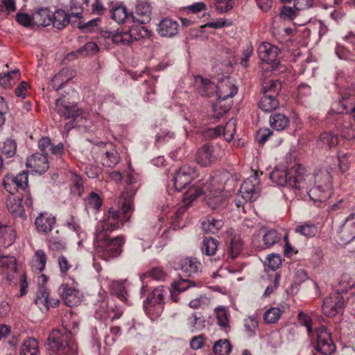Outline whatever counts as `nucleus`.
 Masks as SVG:
<instances>
[{
    "mask_svg": "<svg viewBox=\"0 0 355 355\" xmlns=\"http://www.w3.org/2000/svg\"><path fill=\"white\" fill-rule=\"evenodd\" d=\"M118 208L111 207L96 226L94 245L95 257L106 261L119 257L122 252L124 238L118 236L111 239L109 234L129 220L133 210V198L123 193Z\"/></svg>",
    "mask_w": 355,
    "mask_h": 355,
    "instance_id": "f257e3e1",
    "label": "nucleus"
},
{
    "mask_svg": "<svg viewBox=\"0 0 355 355\" xmlns=\"http://www.w3.org/2000/svg\"><path fill=\"white\" fill-rule=\"evenodd\" d=\"M235 179L232 173L223 170L215 173L206 182L198 181L184 193L183 201L189 206L195 199L207 198V204L216 209L226 204L227 197L233 189Z\"/></svg>",
    "mask_w": 355,
    "mask_h": 355,
    "instance_id": "f03ea898",
    "label": "nucleus"
},
{
    "mask_svg": "<svg viewBox=\"0 0 355 355\" xmlns=\"http://www.w3.org/2000/svg\"><path fill=\"white\" fill-rule=\"evenodd\" d=\"M46 345L49 355H77V345L71 333L65 328L53 329Z\"/></svg>",
    "mask_w": 355,
    "mask_h": 355,
    "instance_id": "7ed1b4c3",
    "label": "nucleus"
},
{
    "mask_svg": "<svg viewBox=\"0 0 355 355\" xmlns=\"http://www.w3.org/2000/svg\"><path fill=\"white\" fill-rule=\"evenodd\" d=\"M331 177L327 171H320L315 174L312 186L304 192L314 202L327 201L331 196Z\"/></svg>",
    "mask_w": 355,
    "mask_h": 355,
    "instance_id": "20e7f679",
    "label": "nucleus"
},
{
    "mask_svg": "<svg viewBox=\"0 0 355 355\" xmlns=\"http://www.w3.org/2000/svg\"><path fill=\"white\" fill-rule=\"evenodd\" d=\"M169 288L163 286L155 288L143 302L146 314L153 318L161 315L165 304L164 297L168 293Z\"/></svg>",
    "mask_w": 355,
    "mask_h": 355,
    "instance_id": "39448f33",
    "label": "nucleus"
},
{
    "mask_svg": "<svg viewBox=\"0 0 355 355\" xmlns=\"http://www.w3.org/2000/svg\"><path fill=\"white\" fill-rule=\"evenodd\" d=\"M288 186L304 193L305 190L312 186L315 174L308 172L302 164H295L288 168Z\"/></svg>",
    "mask_w": 355,
    "mask_h": 355,
    "instance_id": "423d86ee",
    "label": "nucleus"
},
{
    "mask_svg": "<svg viewBox=\"0 0 355 355\" xmlns=\"http://www.w3.org/2000/svg\"><path fill=\"white\" fill-rule=\"evenodd\" d=\"M33 205V198L29 191L21 193L17 196L10 197L7 200V207L8 211L12 214L15 217H19L23 220L26 219L25 207L31 208Z\"/></svg>",
    "mask_w": 355,
    "mask_h": 355,
    "instance_id": "0eeeda50",
    "label": "nucleus"
},
{
    "mask_svg": "<svg viewBox=\"0 0 355 355\" xmlns=\"http://www.w3.org/2000/svg\"><path fill=\"white\" fill-rule=\"evenodd\" d=\"M317 334V343L314 347L315 352L312 350V355H331L336 346L331 338V333L325 327H321L315 330Z\"/></svg>",
    "mask_w": 355,
    "mask_h": 355,
    "instance_id": "6e6552de",
    "label": "nucleus"
},
{
    "mask_svg": "<svg viewBox=\"0 0 355 355\" xmlns=\"http://www.w3.org/2000/svg\"><path fill=\"white\" fill-rule=\"evenodd\" d=\"M40 286L36 293V298L35 300V304L42 312H46L49 307H55L60 304V300L57 298L49 297V292L44 285L46 283L48 277L46 275H41L38 277Z\"/></svg>",
    "mask_w": 355,
    "mask_h": 355,
    "instance_id": "1a4fd4ad",
    "label": "nucleus"
},
{
    "mask_svg": "<svg viewBox=\"0 0 355 355\" xmlns=\"http://www.w3.org/2000/svg\"><path fill=\"white\" fill-rule=\"evenodd\" d=\"M223 150L218 144L207 143L202 145L196 154V162L202 166H208L223 156Z\"/></svg>",
    "mask_w": 355,
    "mask_h": 355,
    "instance_id": "9d476101",
    "label": "nucleus"
},
{
    "mask_svg": "<svg viewBox=\"0 0 355 355\" xmlns=\"http://www.w3.org/2000/svg\"><path fill=\"white\" fill-rule=\"evenodd\" d=\"M28 175L25 171L20 172L18 175H6L3 179V185L9 193L14 195L19 189L24 193L28 187Z\"/></svg>",
    "mask_w": 355,
    "mask_h": 355,
    "instance_id": "9b49d317",
    "label": "nucleus"
},
{
    "mask_svg": "<svg viewBox=\"0 0 355 355\" xmlns=\"http://www.w3.org/2000/svg\"><path fill=\"white\" fill-rule=\"evenodd\" d=\"M218 241L211 237H205L202 240L200 250L205 256L204 260L210 262L211 264L217 265L223 261L222 254H218Z\"/></svg>",
    "mask_w": 355,
    "mask_h": 355,
    "instance_id": "f8f14e48",
    "label": "nucleus"
},
{
    "mask_svg": "<svg viewBox=\"0 0 355 355\" xmlns=\"http://www.w3.org/2000/svg\"><path fill=\"white\" fill-rule=\"evenodd\" d=\"M260 60L270 65L272 69H276L279 64V54L280 50L276 46L269 43L263 42L257 50Z\"/></svg>",
    "mask_w": 355,
    "mask_h": 355,
    "instance_id": "ddd939ff",
    "label": "nucleus"
},
{
    "mask_svg": "<svg viewBox=\"0 0 355 355\" xmlns=\"http://www.w3.org/2000/svg\"><path fill=\"white\" fill-rule=\"evenodd\" d=\"M345 301L339 293H333L323 301L322 313L328 317H333L345 307Z\"/></svg>",
    "mask_w": 355,
    "mask_h": 355,
    "instance_id": "4468645a",
    "label": "nucleus"
},
{
    "mask_svg": "<svg viewBox=\"0 0 355 355\" xmlns=\"http://www.w3.org/2000/svg\"><path fill=\"white\" fill-rule=\"evenodd\" d=\"M195 175V169L189 166H182L175 173L173 181L177 191H180L191 182Z\"/></svg>",
    "mask_w": 355,
    "mask_h": 355,
    "instance_id": "2eb2a0df",
    "label": "nucleus"
},
{
    "mask_svg": "<svg viewBox=\"0 0 355 355\" xmlns=\"http://www.w3.org/2000/svg\"><path fill=\"white\" fill-rule=\"evenodd\" d=\"M259 180L257 173L245 179L242 183L239 194L245 202L252 201L254 195H257L259 190Z\"/></svg>",
    "mask_w": 355,
    "mask_h": 355,
    "instance_id": "dca6fc26",
    "label": "nucleus"
},
{
    "mask_svg": "<svg viewBox=\"0 0 355 355\" xmlns=\"http://www.w3.org/2000/svg\"><path fill=\"white\" fill-rule=\"evenodd\" d=\"M89 112H62L61 116L69 120L66 123L65 127L74 128L76 127L89 129L92 125V121L88 118Z\"/></svg>",
    "mask_w": 355,
    "mask_h": 355,
    "instance_id": "f3484780",
    "label": "nucleus"
},
{
    "mask_svg": "<svg viewBox=\"0 0 355 355\" xmlns=\"http://www.w3.org/2000/svg\"><path fill=\"white\" fill-rule=\"evenodd\" d=\"M184 277L195 278L201 272V263L196 258L187 257L180 261L178 267Z\"/></svg>",
    "mask_w": 355,
    "mask_h": 355,
    "instance_id": "a211bd4d",
    "label": "nucleus"
},
{
    "mask_svg": "<svg viewBox=\"0 0 355 355\" xmlns=\"http://www.w3.org/2000/svg\"><path fill=\"white\" fill-rule=\"evenodd\" d=\"M151 6L148 2L144 1H138L135 10L130 12V18L133 22L139 24H145L151 20Z\"/></svg>",
    "mask_w": 355,
    "mask_h": 355,
    "instance_id": "6ab92c4d",
    "label": "nucleus"
},
{
    "mask_svg": "<svg viewBox=\"0 0 355 355\" xmlns=\"http://www.w3.org/2000/svg\"><path fill=\"white\" fill-rule=\"evenodd\" d=\"M58 293L67 306L73 307L78 305L81 301V293L68 284H62L58 288Z\"/></svg>",
    "mask_w": 355,
    "mask_h": 355,
    "instance_id": "aec40b11",
    "label": "nucleus"
},
{
    "mask_svg": "<svg viewBox=\"0 0 355 355\" xmlns=\"http://www.w3.org/2000/svg\"><path fill=\"white\" fill-rule=\"evenodd\" d=\"M98 158L103 166L108 168L115 167L121 159L119 153L112 144L101 149Z\"/></svg>",
    "mask_w": 355,
    "mask_h": 355,
    "instance_id": "412c9836",
    "label": "nucleus"
},
{
    "mask_svg": "<svg viewBox=\"0 0 355 355\" xmlns=\"http://www.w3.org/2000/svg\"><path fill=\"white\" fill-rule=\"evenodd\" d=\"M179 28L180 25L177 21L166 17L159 22L156 30L159 36L172 38L179 33Z\"/></svg>",
    "mask_w": 355,
    "mask_h": 355,
    "instance_id": "4be33fe9",
    "label": "nucleus"
},
{
    "mask_svg": "<svg viewBox=\"0 0 355 355\" xmlns=\"http://www.w3.org/2000/svg\"><path fill=\"white\" fill-rule=\"evenodd\" d=\"M187 112L184 116V119L188 121L190 124L194 127L205 126L210 123L214 122L216 119L223 116L225 112H218L216 117H211L207 112Z\"/></svg>",
    "mask_w": 355,
    "mask_h": 355,
    "instance_id": "5701e85b",
    "label": "nucleus"
},
{
    "mask_svg": "<svg viewBox=\"0 0 355 355\" xmlns=\"http://www.w3.org/2000/svg\"><path fill=\"white\" fill-rule=\"evenodd\" d=\"M56 222L55 217L48 212L40 213L35 220V228L38 233L47 234Z\"/></svg>",
    "mask_w": 355,
    "mask_h": 355,
    "instance_id": "b1692460",
    "label": "nucleus"
},
{
    "mask_svg": "<svg viewBox=\"0 0 355 355\" xmlns=\"http://www.w3.org/2000/svg\"><path fill=\"white\" fill-rule=\"evenodd\" d=\"M26 166L35 173L42 174L49 168V162L46 155L36 153L27 159Z\"/></svg>",
    "mask_w": 355,
    "mask_h": 355,
    "instance_id": "393cba45",
    "label": "nucleus"
},
{
    "mask_svg": "<svg viewBox=\"0 0 355 355\" xmlns=\"http://www.w3.org/2000/svg\"><path fill=\"white\" fill-rule=\"evenodd\" d=\"M217 86L216 95L220 102L232 98L238 92L237 87L230 81V78L223 80Z\"/></svg>",
    "mask_w": 355,
    "mask_h": 355,
    "instance_id": "a878e982",
    "label": "nucleus"
},
{
    "mask_svg": "<svg viewBox=\"0 0 355 355\" xmlns=\"http://www.w3.org/2000/svg\"><path fill=\"white\" fill-rule=\"evenodd\" d=\"M151 277L153 279L164 281L166 277V273L161 267H154L148 272L143 273L140 276V280L142 282L141 288V294L143 296L147 291H148V286L147 282H145L146 279Z\"/></svg>",
    "mask_w": 355,
    "mask_h": 355,
    "instance_id": "bb28decb",
    "label": "nucleus"
},
{
    "mask_svg": "<svg viewBox=\"0 0 355 355\" xmlns=\"http://www.w3.org/2000/svg\"><path fill=\"white\" fill-rule=\"evenodd\" d=\"M340 234L342 239L347 243L355 240V213L346 218L341 227Z\"/></svg>",
    "mask_w": 355,
    "mask_h": 355,
    "instance_id": "cd10ccee",
    "label": "nucleus"
},
{
    "mask_svg": "<svg viewBox=\"0 0 355 355\" xmlns=\"http://www.w3.org/2000/svg\"><path fill=\"white\" fill-rule=\"evenodd\" d=\"M196 286V283L193 280L184 279L182 277L178 280H175L171 285V290L169 289L168 293L173 302H178L179 299L178 295L182 292L187 290L191 286Z\"/></svg>",
    "mask_w": 355,
    "mask_h": 355,
    "instance_id": "c85d7f7f",
    "label": "nucleus"
},
{
    "mask_svg": "<svg viewBox=\"0 0 355 355\" xmlns=\"http://www.w3.org/2000/svg\"><path fill=\"white\" fill-rule=\"evenodd\" d=\"M77 96V92L71 90V94L62 95L60 98L55 101V107L58 111H70L74 109L77 105L75 100Z\"/></svg>",
    "mask_w": 355,
    "mask_h": 355,
    "instance_id": "c756f323",
    "label": "nucleus"
},
{
    "mask_svg": "<svg viewBox=\"0 0 355 355\" xmlns=\"http://www.w3.org/2000/svg\"><path fill=\"white\" fill-rule=\"evenodd\" d=\"M243 250V242L240 237L234 236L231 239L230 242L227 244L226 254H222L223 261L226 259L228 261L230 259H236Z\"/></svg>",
    "mask_w": 355,
    "mask_h": 355,
    "instance_id": "7c9ffc66",
    "label": "nucleus"
},
{
    "mask_svg": "<svg viewBox=\"0 0 355 355\" xmlns=\"http://www.w3.org/2000/svg\"><path fill=\"white\" fill-rule=\"evenodd\" d=\"M196 83L198 85V92L202 96L209 97L215 93L216 94L218 86L209 79L197 76H196Z\"/></svg>",
    "mask_w": 355,
    "mask_h": 355,
    "instance_id": "2f4dec72",
    "label": "nucleus"
},
{
    "mask_svg": "<svg viewBox=\"0 0 355 355\" xmlns=\"http://www.w3.org/2000/svg\"><path fill=\"white\" fill-rule=\"evenodd\" d=\"M72 78V71L69 68H64L54 76L51 80V86L53 89L58 91L62 89Z\"/></svg>",
    "mask_w": 355,
    "mask_h": 355,
    "instance_id": "473e14b6",
    "label": "nucleus"
},
{
    "mask_svg": "<svg viewBox=\"0 0 355 355\" xmlns=\"http://www.w3.org/2000/svg\"><path fill=\"white\" fill-rule=\"evenodd\" d=\"M52 15L48 8H40L33 14V24L48 26L52 23Z\"/></svg>",
    "mask_w": 355,
    "mask_h": 355,
    "instance_id": "72a5a7b5",
    "label": "nucleus"
},
{
    "mask_svg": "<svg viewBox=\"0 0 355 355\" xmlns=\"http://www.w3.org/2000/svg\"><path fill=\"white\" fill-rule=\"evenodd\" d=\"M351 116L349 112H346L349 121H345L343 124L340 134L341 137L347 140L355 139V112Z\"/></svg>",
    "mask_w": 355,
    "mask_h": 355,
    "instance_id": "f704fd0d",
    "label": "nucleus"
},
{
    "mask_svg": "<svg viewBox=\"0 0 355 355\" xmlns=\"http://www.w3.org/2000/svg\"><path fill=\"white\" fill-rule=\"evenodd\" d=\"M282 89V83L277 79H268L263 81L261 92L263 95L277 96Z\"/></svg>",
    "mask_w": 355,
    "mask_h": 355,
    "instance_id": "c9c22d12",
    "label": "nucleus"
},
{
    "mask_svg": "<svg viewBox=\"0 0 355 355\" xmlns=\"http://www.w3.org/2000/svg\"><path fill=\"white\" fill-rule=\"evenodd\" d=\"M20 355H40L38 342L35 338H28L25 339L20 347Z\"/></svg>",
    "mask_w": 355,
    "mask_h": 355,
    "instance_id": "e433bc0d",
    "label": "nucleus"
},
{
    "mask_svg": "<svg viewBox=\"0 0 355 355\" xmlns=\"http://www.w3.org/2000/svg\"><path fill=\"white\" fill-rule=\"evenodd\" d=\"M84 201L85 210L87 213H89L90 211L94 212L98 211L103 205V199L95 192H91L88 196L85 198Z\"/></svg>",
    "mask_w": 355,
    "mask_h": 355,
    "instance_id": "4c0bfd02",
    "label": "nucleus"
},
{
    "mask_svg": "<svg viewBox=\"0 0 355 355\" xmlns=\"http://www.w3.org/2000/svg\"><path fill=\"white\" fill-rule=\"evenodd\" d=\"M288 118L281 112H275L270 116V126L277 131H282L289 125Z\"/></svg>",
    "mask_w": 355,
    "mask_h": 355,
    "instance_id": "58836bf2",
    "label": "nucleus"
},
{
    "mask_svg": "<svg viewBox=\"0 0 355 355\" xmlns=\"http://www.w3.org/2000/svg\"><path fill=\"white\" fill-rule=\"evenodd\" d=\"M68 13L64 10L58 9L52 15V23L53 27L62 30L69 24Z\"/></svg>",
    "mask_w": 355,
    "mask_h": 355,
    "instance_id": "ea45409f",
    "label": "nucleus"
},
{
    "mask_svg": "<svg viewBox=\"0 0 355 355\" xmlns=\"http://www.w3.org/2000/svg\"><path fill=\"white\" fill-rule=\"evenodd\" d=\"M56 235H51L47 239L49 248L51 251L62 252L66 250L64 239L59 235V232H55Z\"/></svg>",
    "mask_w": 355,
    "mask_h": 355,
    "instance_id": "a19ab883",
    "label": "nucleus"
},
{
    "mask_svg": "<svg viewBox=\"0 0 355 355\" xmlns=\"http://www.w3.org/2000/svg\"><path fill=\"white\" fill-rule=\"evenodd\" d=\"M270 178L274 183H276L279 186L284 187L288 185V179H290L288 168L286 170L275 168L270 173Z\"/></svg>",
    "mask_w": 355,
    "mask_h": 355,
    "instance_id": "79ce46f5",
    "label": "nucleus"
},
{
    "mask_svg": "<svg viewBox=\"0 0 355 355\" xmlns=\"http://www.w3.org/2000/svg\"><path fill=\"white\" fill-rule=\"evenodd\" d=\"M46 260L47 257L45 252L41 249L37 250L35 252L31 261L33 270L39 272L43 271L46 266Z\"/></svg>",
    "mask_w": 355,
    "mask_h": 355,
    "instance_id": "37998d69",
    "label": "nucleus"
},
{
    "mask_svg": "<svg viewBox=\"0 0 355 355\" xmlns=\"http://www.w3.org/2000/svg\"><path fill=\"white\" fill-rule=\"evenodd\" d=\"M282 234L276 230H267L263 235V246L261 248H270L280 241Z\"/></svg>",
    "mask_w": 355,
    "mask_h": 355,
    "instance_id": "c03bdc74",
    "label": "nucleus"
},
{
    "mask_svg": "<svg viewBox=\"0 0 355 355\" xmlns=\"http://www.w3.org/2000/svg\"><path fill=\"white\" fill-rule=\"evenodd\" d=\"M317 144L321 148L326 146L327 148L331 149L333 146L338 144V138L337 135L331 132H324L320 134Z\"/></svg>",
    "mask_w": 355,
    "mask_h": 355,
    "instance_id": "a18cd8bd",
    "label": "nucleus"
},
{
    "mask_svg": "<svg viewBox=\"0 0 355 355\" xmlns=\"http://www.w3.org/2000/svg\"><path fill=\"white\" fill-rule=\"evenodd\" d=\"M279 105L277 96L263 95L259 102V107L262 111H274Z\"/></svg>",
    "mask_w": 355,
    "mask_h": 355,
    "instance_id": "49530a36",
    "label": "nucleus"
},
{
    "mask_svg": "<svg viewBox=\"0 0 355 355\" xmlns=\"http://www.w3.org/2000/svg\"><path fill=\"white\" fill-rule=\"evenodd\" d=\"M64 225L76 233L77 236L80 239L78 243V245H80L83 239V236H85V232L81 230L78 219L73 216H69L65 220Z\"/></svg>",
    "mask_w": 355,
    "mask_h": 355,
    "instance_id": "de8ad7c7",
    "label": "nucleus"
},
{
    "mask_svg": "<svg viewBox=\"0 0 355 355\" xmlns=\"http://www.w3.org/2000/svg\"><path fill=\"white\" fill-rule=\"evenodd\" d=\"M111 17L117 23H122L125 19L130 18V13H128L127 8L125 6L120 5L112 8Z\"/></svg>",
    "mask_w": 355,
    "mask_h": 355,
    "instance_id": "09e8293b",
    "label": "nucleus"
},
{
    "mask_svg": "<svg viewBox=\"0 0 355 355\" xmlns=\"http://www.w3.org/2000/svg\"><path fill=\"white\" fill-rule=\"evenodd\" d=\"M232 346L227 339H220L216 342L213 347V352L216 355H229Z\"/></svg>",
    "mask_w": 355,
    "mask_h": 355,
    "instance_id": "8fccbe9b",
    "label": "nucleus"
},
{
    "mask_svg": "<svg viewBox=\"0 0 355 355\" xmlns=\"http://www.w3.org/2000/svg\"><path fill=\"white\" fill-rule=\"evenodd\" d=\"M128 31L132 41H138L142 38L147 37L150 36V33L146 26H141V24L133 25Z\"/></svg>",
    "mask_w": 355,
    "mask_h": 355,
    "instance_id": "3c124183",
    "label": "nucleus"
},
{
    "mask_svg": "<svg viewBox=\"0 0 355 355\" xmlns=\"http://www.w3.org/2000/svg\"><path fill=\"white\" fill-rule=\"evenodd\" d=\"M133 42L129 31L118 29L114 34L113 43L116 44L130 45Z\"/></svg>",
    "mask_w": 355,
    "mask_h": 355,
    "instance_id": "603ef678",
    "label": "nucleus"
},
{
    "mask_svg": "<svg viewBox=\"0 0 355 355\" xmlns=\"http://www.w3.org/2000/svg\"><path fill=\"white\" fill-rule=\"evenodd\" d=\"M101 21V17L93 19L86 23L80 21L77 25V28L84 33H92L98 29Z\"/></svg>",
    "mask_w": 355,
    "mask_h": 355,
    "instance_id": "864d4df0",
    "label": "nucleus"
},
{
    "mask_svg": "<svg viewBox=\"0 0 355 355\" xmlns=\"http://www.w3.org/2000/svg\"><path fill=\"white\" fill-rule=\"evenodd\" d=\"M217 322L223 328L229 327L230 314L228 311L224 307H217L215 309Z\"/></svg>",
    "mask_w": 355,
    "mask_h": 355,
    "instance_id": "5fc2aeb1",
    "label": "nucleus"
},
{
    "mask_svg": "<svg viewBox=\"0 0 355 355\" xmlns=\"http://www.w3.org/2000/svg\"><path fill=\"white\" fill-rule=\"evenodd\" d=\"M1 153L6 155L8 158H10L15 156L17 151V143L14 139H8L1 148Z\"/></svg>",
    "mask_w": 355,
    "mask_h": 355,
    "instance_id": "6e6d98bb",
    "label": "nucleus"
},
{
    "mask_svg": "<svg viewBox=\"0 0 355 355\" xmlns=\"http://www.w3.org/2000/svg\"><path fill=\"white\" fill-rule=\"evenodd\" d=\"M243 326L245 331L248 332V336L252 337L256 334V329L259 326V322L256 316L250 315L243 320Z\"/></svg>",
    "mask_w": 355,
    "mask_h": 355,
    "instance_id": "4d7b16f0",
    "label": "nucleus"
},
{
    "mask_svg": "<svg viewBox=\"0 0 355 355\" xmlns=\"http://www.w3.org/2000/svg\"><path fill=\"white\" fill-rule=\"evenodd\" d=\"M223 224V223L221 220L209 218L207 220V223L203 222L202 225L205 231L215 234L222 227Z\"/></svg>",
    "mask_w": 355,
    "mask_h": 355,
    "instance_id": "13d9d810",
    "label": "nucleus"
},
{
    "mask_svg": "<svg viewBox=\"0 0 355 355\" xmlns=\"http://www.w3.org/2000/svg\"><path fill=\"white\" fill-rule=\"evenodd\" d=\"M295 232L306 237H313L318 232V228L314 224L306 223L297 225Z\"/></svg>",
    "mask_w": 355,
    "mask_h": 355,
    "instance_id": "bf43d9fd",
    "label": "nucleus"
},
{
    "mask_svg": "<svg viewBox=\"0 0 355 355\" xmlns=\"http://www.w3.org/2000/svg\"><path fill=\"white\" fill-rule=\"evenodd\" d=\"M339 105L343 110L355 111V97L349 94H345L340 98Z\"/></svg>",
    "mask_w": 355,
    "mask_h": 355,
    "instance_id": "052dcab7",
    "label": "nucleus"
},
{
    "mask_svg": "<svg viewBox=\"0 0 355 355\" xmlns=\"http://www.w3.org/2000/svg\"><path fill=\"white\" fill-rule=\"evenodd\" d=\"M112 291L123 302L127 303V292L124 284L120 282H114L112 285Z\"/></svg>",
    "mask_w": 355,
    "mask_h": 355,
    "instance_id": "680f3d73",
    "label": "nucleus"
},
{
    "mask_svg": "<svg viewBox=\"0 0 355 355\" xmlns=\"http://www.w3.org/2000/svg\"><path fill=\"white\" fill-rule=\"evenodd\" d=\"M281 313V310L278 308H270L265 312L263 320L267 324L276 323L280 318Z\"/></svg>",
    "mask_w": 355,
    "mask_h": 355,
    "instance_id": "e2e57ef3",
    "label": "nucleus"
},
{
    "mask_svg": "<svg viewBox=\"0 0 355 355\" xmlns=\"http://www.w3.org/2000/svg\"><path fill=\"white\" fill-rule=\"evenodd\" d=\"M236 132V121L233 119L229 120L225 126H223V132L225 139L231 141Z\"/></svg>",
    "mask_w": 355,
    "mask_h": 355,
    "instance_id": "0e129e2a",
    "label": "nucleus"
},
{
    "mask_svg": "<svg viewBox=\"0 0 355 355\" xmlns=\"http://www.w3.org/2000/svg\"><path fill=\"white\" fill-rule=\"evenodd\" d=\"M99 51V48L94 42H87L83 46L78 49L77 53L83 56L92 55Z\"/></svg>",
    "mask_w": 355,
    "mask_h": 355,
    "instance_id": "69168bd1",
    "label": "nucleus"
},
{
    "mask_svg": "<svg viewBox=\"0 0 355 355\" xmlns=\"http://www.w3.org/2000/svg\"><path fill=\"white\" fill-rule=\"evenodd\" d=\"M95 317L102 321L111 318V307H109L107 303L103 302L99 309L96 311Z\"/></svg>",
    "mask_w": 355,
    "mask_h": 355,
    "instance_id": "338daca9",
    "label": "nucleus"
},
{
    "mask_svg": "<svg viewBox=\"0 0 355 355\" xmlns=\"http://www.w3.org/2000/svg\"><path fill=\"white\" fill-rule=\"evenodd\" d=\"M142 87L145 92L144 101L148 102L154 100L155 92L153 83L151 80H145L142 84Z\"/></svg>",
    "mask_w": 355,
    "mask_h": 355,
    "instance_id": "774afa93",
    "label": "nucleus"
}]
</instances>
